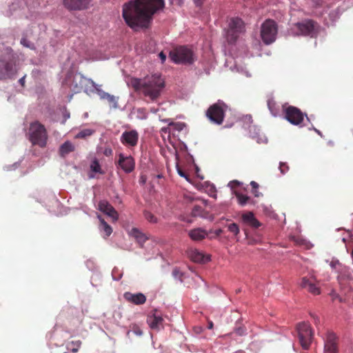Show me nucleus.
Listing matches in <instances>:
<instances>
[{"instance_id": "obj_1", "label": "nucleus", "mask_w": 353, "mask_h": 353, "mask_svg": "<svg viewBox=\"0 0 353 353\" xmlns=\"http://www.w3.org/2000/svg\"><path fill=\"white\" fill-rule=\"evenodd\" d=\"M165 0H132L123 6L122 16L134 30L148 28L153 16L165 8Z\"/></svg>"}, {"instance_id": "obj_2", "label": "nucleus", "mask_w": 353, "mask_h": 353, "mask_svg": "<svg viewBox=\"0 0 353 353\" xmlns=\"http://www.w3.org/2000/svg\"><path fill=\"white\" fill-rule=\"evenodd\" d=\"M134 89L143 94L152 101H157L165 87V81L159 74L147 76L143 79H134L132 81Z\"/></svg>"}, {"instance_id": "obj_3", "label": "nucleus", "mask_w": 353, "mask_h": 353, "mask_svg": "<svg viewBox=\"0 0 353 353\" xmlns=\"http://www.w3.org/2000/svg\"><path fill=\"white\" fill-rule=\"evenodd\" d=\"M30 141L33 145L43 148L46 145L48 134L46 128L38 121L32 123L29 128Z\"/></svg>"}, {"instance_id": "obj_4", "label": "nucleus", "mask_w": 353, "mask_h": 353, "mask_svg": "<svg viewBox=\"0 0 353 353\" xmlns=\"http://www.w3.org/2000/svg\"><path fill=\"white\" fill-rule=\"evenodd\" d=\"M228 105L221 100L211 105L205 112V116L213 123H223Z\"/></svg>"}, {"instance_id": "obj_5", "label": "nucleus", "mask_w": 353, "mask_h": 353, "mask_svg": "<svg viewBox=\"0 0 353 353\" xmlns=\"http://www.w3.org/2000/svg\"><path fill=\"white\" fill-rule=\"evenodd\" d=\"M278 32L276 23L272 19L265 20L261 27V37L263 42L270 45L275 41Z\"/></svg>"}, {"instance_id": "obj_6", "label": "nucleus", "mask_w": 353, "mask_h": 353, "mask_svg": "<svg viewBox=\"0 0 353 353\" xmlns=\"http://www.w3.org/2000/svg\"><path fill=\"white\" fill-rule=\"evenodd\" d=\"M170 58L176 63L192 64L194 61L193 52L185 46H180L170 51Z\"/></svg>"}, {"instance_id": "obj_7", "label": "nucleus", "mask_w": 353, "mask_h": 353, "mask_svg": "<svg viewBox=\"0 0 353 353\" xmlns=\"http://www.w3.org/2000/svg\"><path fill=\"white\" fill-rule=\"evenodd\" d=\"M245 32V25L241 19L231 18L228 22L226 38L229 43H234L240 34Z\"/></svg>"}, {"instance_id": "obj_8", "label": "nucleus", "mask_w": 353, "mask_h": 353, "mask_svg": "<svg viewBox=\"0 0 353 353\" xmlns=\"http://www.w3.org/2000/svg\"><path fill=\"white\" fill-rule=\"evenodd\" d=\"M297 331L301 347L305 350L309 349L313 337L310 325L305 322L300 323L297 325Z\"/></svg>"}, {"instance_id": "obj_9", "label": "nucleus", "mask_w": 353, "mask_h": 353, "mask_svg": "<svg viewBox=\"0 0 353 353\" xmlns=\"http://www.w3.org/2000/svg\"><path fill=\"white\" fill-rule=\"evenodd\" d=\"M17 72V70L13 59L0 61V80L12 79Z\"/></svg>"}, {"instance_id": "obj_10", "label": "nucleus", "mask_w": 353, "mask_h": 353, "mask_svg": "<svg viewBox=\"0 0 353 353\" xmlns=\"http://www.w3.org/2000/svg\"><path fill=\"white\" fill-rule=\"evenodd\" d=\"M303 113L294 106H289L285 110V118L293 125H300L303 121Z\"/></svg>"}, {"instance_id": "obj_11", "label": "nucleus", "mask_w": 353, "mask_h": 353, "mask_svg": "<svg viewBox=\"0 0 353 353\" xmlns=\"http://www.w3.org/2000/svg\"><path fill=\"white\" fill-rule=\"evenodd\" d=\"M339 339L333 332H327L324 340V353H338Z\"/></svg>"}, {"instance_id": "obj_12", "label": "nucleus", "mask_w": 353, "mask_h": 353, "mask_svg": "<svg viewBox=\"0 0 353 353\" xmlns=\"http://www.w3.org/2000/svg\"><path fill=\"white\" fill-rule=\"evenodd\" d=\"M92 0H63L64 7L70 11H81L89 8Z\"/></svg>"}, {"instance_id": "obj_13", "label": "nucleus", "mask_w": 353, "mask_h": 353, "mask_svg": "<svg viewBox=\"0 0 353 353\" xmlns=\"http://www.w3.org/2000/svg\"><path fill=\"white\" fill-rule=\"evenodd\" d=\"M139 134L136 130L125 131L122 133L120 141L126 147L132 148L137 145Z\"/></svg>"}, {"instance_id": "obj_14", "label": "nucleus", "mask_w": 353, "mask_h": 353, "mask_svg": "<svg viewBox=\"0 0 353 353\" xmlns=\"http://www.w3.org/2000/svg\"><path fill=\"white\" fill-rule=\"evenodd\" d=\"M300 285L314 295L319 294L321 292L320 288L316 285V279L312 276L303 277Z\"/></svg>"}, {"instance_id": "obj_15", "label": "nucleus", "mask_w": 353, "mask_h": 353, "mask_svg": "<svg viewBox=\"0 0 353 353\" xmlns=\"http://www.w3.org/2000/svg\"><path fill=\"white\" fill-rule=\"evenodd\" d=\"M118 164L126 173L132 172L135 167L134 158L131 156L125 157L121 153L119 154Z\"/></svg>"}, {"instance_id": "obj_16", "label": "nucleus", "mask_w": 353, "mask_h": 353, "mask_svg": "<svg viewBox=\"0 0 353 353\" xmlns=\"http://www.w3.org/2000/svg\"><path fill=\"white\" fill-rule=\"evenodd\" d=\"M315 23L312 20H306L301 23H297L296 27L301 35L312 36L314 32Z\"/></svg>"}, {"instance_id": "obj_17", "label": "nucleus", "mask_w": 353, "mask_h": 353, "mask_svg": "<svg viewBox=\"0 0 353 353\" xmlns=\"http://www.w3.org/2000/svg\"><path fill=\"white\" fill-rule=\"evenodd\" d=\"M186 252L188 258L195 263H205L210 260V256H205L196 249L190 248Z\"/></svg>"}, {"instance_id": "obj_18", "label": "nucleus", "mask_w": 353, "mask_h": 353, "mask_svg": "<svg viewBox=\"0 0 353 353\" xmlns=\"http://www.w3.org/2000/svg\"><path fill=\"white\" fill-rule=\"evenodd\" d=\"M123 297L128 302L132 303L135 305H142L144 304L146 301L145 296L141 292L133 294L127 292L124 293Z\"/></svg>"}, {"instance_id": "obj_19", "label": "nucleus", "mask_w": 353, "mask_h": 353, "mask_svg": "<svg viewBox=\"0 0 353 353\" xmlns=\"http://www.w3.org/2000/svg\"><path fill=\"white\" fill-rule=\"evenodd\" d=\"M99 210L108 214L115 220L118 219V214L115 209L106 201H101L99 203Z\"/></svg>"}, {"instance_id": "obj_20", "label": "nucleus", "mask_w": 353, "mask_h": 353, "mask_svg": "<svg viewBox=\"0 0 353 353\" xmlns=\"http://www.w3.org/2000/svg\"><path fill=\"white\" fill-rule=\"evenodd\" d=\"M241 219L245 224L254 229L259 228L261 225V223L256 219L252 212H247L243 213L241 215Z\"/></svg>"}, {"instance_id": "obj_21", "label": "nucleus", "mask_w": 353, "mask_h": 353, "mask_svg": "<svg viewBox=\"0 0 353 353\" xmlns=\"http://www.w3.org/2000/svg\"><path fill=\"white\" fill-rule=\"evenodd\" d=\"M208 232L201 228H196L188 232L189 237L194 241H201L206 238Z\"/></svg>"}, {"instance_id": "obj_22", "label": "nucleus", "mask_w": 353, "mask_h": 353, "mask_svg": "<svg viewBox=\"0 0 353 353\" xmlns=\"http://www.w3.org/2000/svg\"><path fill=\"white\" fill-rule=\"evenodd\" d=\"M163 318L156 314V312L148 316L147 322L151 329L159 330L162 326Z\"/></svg>"}, {"instance_id": "obj_23", "label": "nucleus", "mask_w": 353, "mask_h": 353, "mask_svg": "<svg viewBox=\"0 0 353 353\" xmlns=\"http://www.w3.org/2000/svg\"><path fill=\"white\" fill-rule=\"evenodd\" d=\"M81 81H84L83 90L85 92H96L97 94V90L101 89L100 86L95 83L91 79L86 77H81Z\"/></svg>"}, {"instance_id": "obj_24", "label": "nucleus", "mask_w": 353, "mask_h": 353, "mask_svg": "<svg viewBox=\"0 0 353 353\" xmlns=\"http://www.w3.org/2000/svg\"><path fill=\"white\" fill-rule=\"evenodd\" d=\"M97 94L101 99H105L112 105V108H117L118 106L117 100L114 95H111L108 92H104L101 89L97 90Z\"/></svg>"}, {"instance_id": "obj_25", "label": "nucleus", "mask_w": 353, "mask_h": 353, "mask_svg": "<svg viewBox=\"0 0 353 353\" xmlns=\"http://www.w3.org/2000/svg\"><path fill=\"white\" fill-rule=\"evenodd\" d=\"M81 77H84L81 74H78L74 76L71 88L74 92H80L83 88L84 81H81Z\"/></svg>"}, {"instance_id": "obj_26", "label": "nucleus", "mask_w": 353, "mask_h": 353, "mask_svg": "<svg viewBox=\"0 0 353 353\" xmlns=\"http://www.w3.org/2000/svg\"><path fill=\"white\" fill-rule=\"evenodd\" d=\"M90 168V170H91L92 173L100 174H104V172L103 171L98 159L96 158H94L92 161ZM94 175L93 174H90V178H94Z\"/></svg>"}, {"instance_id": "obj_27", "label": "nucleus", "mask_w": 353, "mask_h": 353, "mask_svg": "<svg viewBox=\"0 0 353 353\" xmlns=\"http://www.w3.org/2000/svg\"><path fill=\"white\" fill-rule=\"evenodd\" d=\"M74 145L69 141L64 142L59 148V154L61 157H65L66 154L74 150Z\"/></svg>"}, {"instance_id": "obj_28", "label": "nucleus", "mask_w": 353, "mask_h": 353, "mask_svg": "<svg viewBox=\"0 0 353 353\" xmlns=\"http://www.w3.org/2000/svg\"><path fill=\"white\" fill-rule=\"evenodd\" d=\"M99 219L100 221L99 229L101 232H104L105 236H109L112 232V229L110 225H108L104 219H103L100 216H99Z\"/></svg>"}, {"instance_id": "obj_29", "label": "nucleus", "mask_w": 353, "mask_h": 353, "mask_svg": "<svg viewBox=\"0 0 353 353\" xmlns=\"http://www.w3.org/2000/svg\"><path fill=\"white\" fill-rule=\"evenodd\" d=\"M130 234L134 238H135L139 243H143L147 240V238L145 237V234H143L139 230L135 228L131 230Z\"/></svg>"}, {"instance_id": "obj_30", "label": "nucleus", "mask_w": 353, "mask_h": 353, "mask_svg": "<svg viewBox=\"0 0 353 353\" xmlns=\"http://www.w3.org/2000/svg\"><path fill=\"white\" fill-rule=\"evenodd\" d=\"M94 131L91 129H83L75 135V139H85L93 134Z\"/></svg>"}, {"instance_id": "obj_31", "label": "nucleus", "mask_w": 353, "mask_h": 353, "mask_svg": "<svg viewBox=\"0 0 353 353\" xmlns=\"http://www.w3.org/2000/svg\"><path fill=\"white\" fill-rule=\"evenodd\" d=\"M236 197L237 199L238 203L241 205H245L247 204V203L250 201V198L245 195L243 194L239 193V192H235Z\"/></svg>"}, {"instance_id": "obj_32", "label": "nucleus", "mask_w": 353, "mask_h": 353, "mask_svg": "<svg viewBox=\"0 0 353 353\" xmlns=\"http://www.w3.org/2000/svg\"><path fill=\"white\" fill-rule=\"evenodd\" d=\"M228 230L232 233L234 236L237 239V241H239V239L237 236L240 233V230L239 225L235 223H232L228 224L227 226Z\"/></svg>"}, {"instance_id": "obj_33", "label": "nucleus", "mask_w": 353, "mask_h": 353, "mask_svg": "<svg viewBox=\"0 0 353 353\" xmlns=\"http://www.w3.org/2000/svg\"><path fill=\"white\" fill-rule=\"evenodd\" d=\"M81 345V341H72L69 343L68 349L70 350L73 353H76L79 351Z\"/></svg>"}, {"instance_id": "obj_34", "label": "nucleus", "mask_w": 353, "mask_h": 353, "mask_svg": "<svg viewBox=\"0 0 353 353\" xmlns=\"http://www.w3.org/2000/svg\"><path fill=\"white\" fill-rule=\"evenodd\" d=\"M143 216L145 219L151 223H157L158 222V219L149 211H144Z\"/></svg>"}, {"instance_id": "obj_35", "label": "nucleus", "mask_w": 353, "mask_h": 353, "mask_svg": "<svg viewBox=\"0 0 353 353\" xmlns=\"http://www.w3.org/2000/svg\"><path fill=\"white\" fill-rule=\"evenodd\" d=\"M268 108H269L270 111L271 112V113L273 115L276 116L278 112V109L276 108V102L272 99H269L268 101Z\"/></svg>"}, {"instance_id": "obj_36", "label": "nucleus", "mask_w": 353, "mask_h": 353, "mask_svg": "<svg viewBox=\"0 0 353 353\" xmlns=\"http://www.w3.org/2000/svg\"><path fill=\"white\" fill-rule=\"evenodd\" d=\"M21 44L23 45L24 47L30 48V49H34V43H31L26 37H23L21 38Z\"/></svg>"}, {"instance_id": "obj_37", "label": "nucleus", "mask_w": 353, "mask_h": 353, "mask_svg": "<svg viewBox=\"0 0 353 353\" xmlns=\"http://www.w3.org/2000/svg\"><path fill=\"white\" fill-rule=\"evenodd\" d=\"M203 208L200 205H195L192 210V215L193 216H202Z\"/></svg>"}, {"instance_id": "obj_38", "label": "nucleus", "mask_w": 353, "mask_h": 353, "mask_svg": "<svg viewBox=\"0 0 353 353\" xmlns=\"http://www.w3.org/2000/svg\"><path fill=\"white\" fill-rule=\"evenodd\" d=\"M172 276L175 279H179L181 281L182 280L183 273L180 271V270L177 268H174L172 270Z\"/></svg>"}, {"instance_id": "obj_39", "label": "nucleus", "mask_w": 353, "mask_h": 353, "mask_svg": "<svg viewBox=\"0 0 353 353\" xmlns=\"http://www.w3.org/2000/svg\"><path fill=\"white\" fill-rule=\"evenodd\" d=\"M279 170L281 173L284 174L289 170V166L286 163L281 162L279 165Z\"/></svg>"}, {"instance_id": "obj_40", "label": "nucleus", "mask_w": 353, "mask_h": 353, "mask_svg": "<svg viewBox=\"0 0 353 353\" xmlns=\"http://www.w3.org/2000/svg\"><path fill=\"white\" fill-rule=\"evenodd\" d=\"M235 333L239 336H243L245 334V329L244 327H237L234 330Z\"/></svg>"}, {"instance_id": "obj_41", "label": "nucleus", "mask_w": 353, "mask_h": 353, "mask_svg": "<svg viewBox=\"0 0 353 353\" xmlns=\"http://www.w3.org/2000/svg\"><path fill=\"white\" fill-rule=\"evenodd\" d=\"M112 153H113V151L110 148H105V150L103 151V154L106 157H110V156L112 155Z\"/></svg>"}, {"instance_id": "obj_42", "label": "nucleus", "mask_w": 353, "mask_h": 353, "mask_svg": "<svg viewBox=\"0 0 353 353\" xmlns=\"http://www.w3.org/2000/svg\"><path fill=\"white\" fill-rule=\"evenodd\" d=\"M171 125H174V126H175V128H176L177 130H179V131H180V130H183V127H184V125H184L183 123H174V124L172 123Z\"/></svg>"}, {"instance_id": "obj_43", "label": "nucleus", "mask_w": 353, "mask_h": 353, "mask_svg": "<svg viewBox=\"0 0 353 353\" xmlns=\"http://www.w3.org/2000/svg\"><path fill=\"white\" fill-rule=\"evenodd\" d=\"M159 57L161 59L162 63H163L166 59V55L163 52L159 53Z\"/></svg>"}, {"instance_id": "obj_44", "label": "nucleus", "mask_w": 353, "mask_h": 353, "mask_svg": "<svg viewBox=\"0 0 353 353\" xmlns=\"http://www.w3.org/2000/svg\"><path fill=\"white\" fill-rule=\"evenodd\" d=\"M250 185L254 190H256L259 188V184L256 182L254 181L250 182Z\"/></svg>"}, {"instance_id": "obj_45", "label": "nucleus", "mask_w": 353, "mask_h": 353, "mask_svg": "<svg viewBox=\"0 0 353 353\" xmlns=\"http://www.w3.org/2000/svg\"><path fill=\"white\" fill-rule=\"evenodd\" d=\"M26 75H24L23 77H21L19 80V83H20V85L23 87L25 86V79H26Z\"/></svg>"}, {"instance_id": "obj_46", "label": "nucleus", "mask_w": 353, "mask_h": 353, "mask_svg": "<svg viewBox=\"0 0 353 353\" xmlns=\"http://www.w3.org/2000/svg\"><path fill=\"white\" fill-rule=\"evenodd\" d=\"M194 3L196 6H201L203 4L204 0H194Z\"/></svg>"}, {"instance_id": "obj_47", "label": "nucleus", "mask_w": 353, "mask_h": 353, "mask_svg": "<svg viewBox=\"0 0 353 353\" xmlns=\"http://www.w3.org/2000/svg\"><path fill=\"white\" fill-rule=\"evenodd\" d=\"M223 232V230L221 229H218L215 230L214 234L216 236H219Z\"/></svg>"}, {"instance_id": "obj_48", "label": "nucleus", "mask_w": 353, "mask_h": 353, "mask_svg": "<svg viewBox=\"0 0 353 353\" xmlns=\"http://www.w3.org/2000/svg\"><path fill=\"white\" fill-rule=\"evenodd\" d=\"M178 173L181 176H183V177H187L186 174H185V172L183 171H182L180 169H178Z\"/></svg>"}, {"instance_id": "obj_49", "label": "nucleus", "mask_w": 353, "mask_h": 353, "mask_svg": "<svg viewBox=\"0 0 353 353\" xmlns=\"http://www.w3.org/2000/svg\"><path fill=\"white\" fill-rule=\"evenodd\" d=\"M213 327V323L212 321H209L208 323V328L212 329Z\"/></svg>"}, {"instance_id": "obj_50", "label": "nucleus", "mask_w": 353, "mask_h": 353, "mask_svg": "<svg viewBox=\"0 0 353 353\" xmlns=\"http://www.w3.org/2000/svg\"><path fill=\"white\" fill-rule=\"evenodd\" d=\"M156 177H157V179H161V178L163 177V176H162V174H157V175L156 176Z\"/></svg>"}, {"instance_id": "obj_51", "label": "nucleus", "mask_w": 353, "mask_h": 353, "mask_svg": "<svg viewBox=\"0 0 353 353\" xmlns=\"http://www.w3.org/2000/svg\"><path fill=\"white\" fill-rule=\"evenodd\" d=\"M162 131L166 132H167V129L166 128H162Z\"/></svg>"}, {"instance_id": "obj_52", "label": "nucleus", "mask_w": 353, "mask_h": 353, "mask_svg": "<svg viewBox=\"0 0 353 353\" xmlns=\"http://www.w3.org/2000/svg\"><path fill=\"white\" fill-rule=\"evenodd\" d=\"M316 132L320 134V132L319 130H316Z\"/></svg>"}, {"instance_id": "obj_53", "label": "nucleus", "mask_w": 353, "mask_h": 353, "mask_svg": "<svg viewBox=\"0 0 353 353\" xmlns=\"http://www.w3.org/2000/svg\"><path fill=\"white\" fill-rule=\"evenodd\" d=\"M316 132L320 134V132L319 130H316Z\"/></svg>"}]
</instances>
